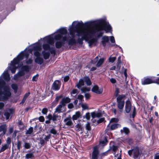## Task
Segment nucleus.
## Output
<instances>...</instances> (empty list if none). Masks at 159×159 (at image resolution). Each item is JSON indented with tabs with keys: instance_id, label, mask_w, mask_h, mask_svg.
Instances as JSON below:
<instances>
[{
	"instance_id": "f257e3e1",
	"label": "nucleus",
	"mask_w": 159,
	"mask_h": 159,
	"mask_svg": "<svg viewBox=\"0 0 159 159\" xmlns=\"http://www.w3.org/2000/svg\"><path fill=\"white\" fill-rule=\"evenodd\" d=\"M104 30L106 33L111 32L112 27L109 23L102 20L97 21H89L83 23L82 21H74L72 25L69 26V34L68 38L64 37L63 40L69 39V44L72 45L76 43V36H81V39H78V42L82 44V40L88 42L90 47L96 45L97 39L93 38L95 36L97 32H99L97 35L98 38L101 37L103 33L101 31Z\"/></svg>"
},
{
	"instance_id": "f03ea898",
	"label": "nucleus",
	"mask_w": 159,
	"mask_h": 159,
	"mask_svg": "<svg viewBox=\"0 0 159 159\" xmlns=\"http://www.w3.org/2000/svg\"><path fill=\"white\" fill-rule=\"evenodd\" d=\"M67 30L66 28H62L57 30L56 32L53 34L46 36L43 39H40V41H43L44 43L43 47L44 50L49 51L51 54H55V50L54 48H51L50 45H53L54 40H61V41H57L55 43L57 48H59L61 47L64 44L65 41H67L69 44V40L64 41L63 38L64 37L68 38V36H63V35L66 34ZM69 45V44H68Z\"/></svg>"
},
{
	"instance_id": "7ed1b4c3",
	"label": "nucleus",
	"mask_w": 159,
	"mask_h": 159,
	"mask_svg": "<svg viewBox=\"0 0 159 159\" xmlns=\"http://www.w3.org/2000/svg\"><path fill=\"white\" fill-rule=\"evenodd\" d=\"M2 79L7 81L10 80L8 69L5 70L0 77V101L8 98L11 95L10 87L6 85Z\"/></svg>"
},
{
	"instance_id": "20e7f679",
	"label": "nucleus",
	"mask_w": 159,
	"mask_h": 159,
	"mask_svg": "<svg viewBox=\"0 0 159 159\" xmlns=\"http://www.w3.org/2000/svg\"><path fill=\"white\" fill-rule=\"evenodd\" d=\"M28 55V54L22 52L16 58H15L13 61H11L10 66L8 67V69L11 70L12 73H14L16 69L20 67L22 65L19 64L20 61L23 59L25 56L27 58Z\"/></svg>"
},
{
	"instance_id": "39448f33",
	"label": "nucleus",
	"mask_w": 159,
	"mask_h": 159,
	"mask_svg": "<svg viewBox=\"0 0 159 159\" xmlns=\"http://www.w3.org/2000/svg\"><path fill=\"white\" fill-rule=\"evenodd\" d=\"M99 145L94 147L92 154L91 159H102V156L106 155L107 152L100 154L98 150Z\"/></svg>"
},
{
	"instance_id": "423d86ee",
	"label": "nucleus",
	"mask_w": 159,
	"mask_h": 159,
	"mask_svg": "<svg viewBox=\"0 0 159 159\" xmlns=\"http://www.w3.org/2000/svg\"><path fill=\"white\" fill-rule=\"evenodd\" d=\"M125 97V95H120L116 98L117 102V107L119 111L122 112L125 104V99L124 98Z\"/></svg>"
},
{
	"instance_id": "0eeeda50",
	"label": "nucleus",
	"mask_w": 159,
	"mask_h": 159,
	"mask_svg": "<svg viewBox=\"0 0 159 159\" xmlns=\"http://www.w3.org/2000/svg\"><path fill=\"white\" fill-rule=\"evenodd\" d=\"M128 153L130 156H131L132 154L133 157L135 159L139 158L141 154V152L137 148H136L132 150H129Z\"/></svg>"
},
{
	"instance_id": "6e6552de",
	"label": "nucleus",
	"mask_w": 159,
	"mask_h": 159,
	"mask_svg": "<svg viewBox=\"0 0 159 159\" xmlns=\"http://www.w3.org/2000/svg\"><path fill=\"white\" fill-rule=\"evenodd\" d=\"M155 77H152L150 78H147L143 80L142 81L143 85H147L152 83H156L159 84V78L156 80L155 79Z\"/></svg>"
},
{
	"instance_id": "1a4fd4ad",
	"label": "nucleus",
	"mask_w": 159,
	"mask_h": 159,
	"mask_svg": "<svg viewBox=\"0 0 159 159\" xmlns=\"http://www.w3.org/2000/svg\"><path fill=\"white\" fill-rule=\"evenodd\" d=\"M42 49L41 46V44H38L34 45L33 48L32 50L35 51L34 53V55L37 57H39L40 56V53L39 51H40Z\"/></svg>"
},
{
	"instance_id": "9d476101",
	"label": "nucleus",
	"mask_w": 159,
	"mask_h": 159,
	"mask_svg": "<svg viewBox=\"0 0 159 159\" xmlns=\"http://www.w3.org/2000/svg\"><path fill=\"white\" fill-rule=\"evenodd\" d=\"M60 88V84L59 81H56L53 83L52 89L54 90H58Z\"/></svg>"
},
{
	"instance_id": "9b49d317",
	"label": "nucleus",
	"mask_w": 159,
	"mask_h": 159,
	"mask_svg": "<svg viewBox=\"0 0 159 159\" xmlns=\"http://www.w3.org/2000/svg\"><path fill=\"white\" fill-rule=\"evenodd\" d=\"M92 91L95 93L100 94L102 92L103 89L102 88L99 89L98 86L96 85L93 87Z\"/></svg>"
},
{
	"instance_id": "f8f14e48",
	"label": "nucleus",
	"mask_w": 159,
	"mask_h": 159,
	"mask_svg": "<svg viewBox=\"0 0 159 159\" xmlns=\"http://www.w3.org/2000/svg\"><path fill=\"white\" fill-rule=\"evenodd\" d=\"M14 111V110L12 108H10L7 110L4 114V116L6 117V119H9L10 116L12 114Z\"/></svg>"
},
{
	"instance_id": "ddd939ff",
	"label": "nucleus",
	"mask_w": 159,
	"mask_h": 159,
	"mask_svg": "<svg viewBox=\"0 0 159 159\" xmlns=\"http://www.w3.org/2000/svg\"><path fill=\"white\" fill-rule=\"evenodd\" d=\"M64 121L65 122V124L67 126H71L73 124L71 120V118L70 116L66 117L64 119Z\"/></svg>"
},
{
	"instance_id": "4468645a",
	"label": "nucleus",
	"mask_w": 159,
	"mask_h": 159,
	"mask_svg": "<svg viewBox=\"0 0 159 159\" xmlns=\"http://www.w3.org/2000/svg\"><path fill=\"white\" fill-rule=\"evenodd\" d=\"M131 103L130 101L128 100L126 102L125 105V111L127 113H129L131 110Z\"/></svg>"
},
{
	"instance_id": "2eb2a0df",
	"label": "nucleus",
	"mask_w": 159,
	"mask_h": 159,
	"mask_svg": "<svg viewBox=\"0 0 159 159\" xmlns=\"http://www.w3.org/2000/svg\"><path fill=\"white\" fill-rule=\"evenodd\" d=\"M70 101V99L68 97H65L63 98L60 102V104H62L63 106L66 105V104L69 103Z\"/></svg>"
},
{
	"instance_id": "dca6fc26",
	"label": "nucleus",
	"mask_w": 159,
	"mask_h": 159,
	"mask_svg": "<svg viewBox=\"0 0 159 159\" xmlns=\"http://www.w3.org/2000/svg\"><path fill=\"white\" fill-rule=\"evenodd\" d=\"M25 74V73L23 71H20L14 75L13 79L15 80H17L19 77L24 75Z\"/></svg>"
},
{
	"instance_id": "f3484780",
	"label": "nucleus",
	"mask_w": 159,
	"mask_h": 159,
	"mask_svg": "<svg viewBox=\"0 0 159 159\" xmlns=\"http://www.w3.org/2000/svg\"><path fill=\"white\" fill-rule=\"evenodd\" d=\"M91 115L93 118H99L101 117L102 116V114L100 112L95 111L92 112Z\"/></svg>"
},
{
	"instance_id": "a211bd4d",
	"label": "nucleus",
	"mask_w": 159,
	"mask_h": 159,
	"mask_svg": "<svg viewBox=\"0 0 159 159\" xmlns=\"http://www.w3.org/2000/svg\"><path fill=\"white\" fill-rule=\"evenodd\" d=\"M80 116V111H76L75 114L73 115L72 117V119L73 120H77Z\"/></svg>"
},
{
	"instance_id": "6ab92c4d",
	"label": "nucleus",
	"mask_w": 159,
	"mask_h": 159,
	"mask_svg": "<svg viewBox=\"0 0 159 159\" xmlns=\"http://www.w3.org/2000/svg\"><path fill=\"white\" fill-rule=\"evenodd\" d=\"M84 81L83 80L80 79V80L79 82L76 84V86L79 89H80L82 86H84Z\"/></svg>"
},
{
	"instance_id": "aec40b11",
	"label": "nucleus",
	"mask_w": 159,
	"mask_h": 159,
	"mask_svg": "<svg viewBox=\"0 0 159 159\" xmlns=\"http://www.w3.org/2000/svg\"><path fill=\"white\" fill-rule=\"evenodd\" d=\"M62 106H63V105H62V104H60H60L56 108L55 112H57L58 113H60L61 112V108Z\"/></svg>"
},
{
	"instance_id": "412c9836",
	"label": "nucleus",
	"mask_w": 159,
	"mask_h": 159,
	"mask_svg": "<svg viewBox=\"0 0 159 159\" xmlns=\"http://www.w3.org/2000/svg\"><path fill=\"white\" fill-rule=\"evenodd\" d=\"M129 132L130 131L129 129L126 127H124L123 129H121L120 130L121 133H124L126 134H128Z\"/></svg>"
},
{
	"instance_id": "4be33fe9",
	"label": "nucleus",
	"mask_w": 159,
	"mask_h": 159,
	"mask_svg": "<svg viewBox=\"0 0 159 159\" xmlns=\"http://www.w3.org/2000/svg\"><path fill=\"white\" fill-rule=\"evenodd\" d=\"M75 129L77 131H82L83 127L80 123H78L75 126Z\"/></svg>"
},
{
	"instance_id": "5701e85b",
	"label": "nucleus",
	"mask_w": 159,
	"mask_h": 159,
	"mask_svg": "<svg viewBox=\"0 0 159 159\" xmlns=\"http://www.w3.org/2000/svg\"><path fill=\"white\" fill-rule=\"evenodd\" d=\"M42 53L45 59H47L49 58L50 56V53L49 52H45V51H43L42 52Z\"/></svg>"
},
{
	"instance_id": "b1692460",
	"label": "nucleus",
	"mask_w": 159,
	"mask_h": 159,
	"mask_svg": "<svg viewBox=\"0 0 159 159\" xmlns=\"http://www.w3.org/2000/svg\"><path fill=\"white\" fill-rule=\"evenodd\" d=\"M35 61L38 64L40 65L43 62V60L39 57H37L35 60Z\"/></svg>"
},
{
	"instance_id": "393cba45",
	"label": "nucleus",
	"mask_w": 159,
	"mask_h": 159,
	"mask_svg": "<svg viewBox=\"0 0 159 159\" xmlns=\"http://www.w3.org/2000/svg\"><path fill=\"white\" fill-rule=\"evenodd\" d=\"M84 80L87 85H90L91 84V81L88 77H84Z\"/></svg>"
},
{
	"instance_id": "a878e982",
	"label": "nucleus",
	"mask_w": 159,
	"mask_h": 159,
	"mask_svg": "<svg viewBox=\"0 0 159 159\" xmlns=\"http://www.w3.org/2000/svg\"><path fill=\"white\" fill-rule=\"evenodd\" d=\"M104 140H101L100 142V145L103 146L107 144V140L106 137H104Z\"/></svg>"
},
{
	"instance_id": "bb28decb",
	"label": "nucleus",
	"mask_w": 159,
	"mask_h": 159,
	"mask_svg": "<svg viewBox=\"0 0 159 159\" xmlns=\"http://www.w3.org/2000/svg\"><path fill=\"white\" fill-rule=\"evenodd\" d=\"M34 157V155L33 152L28 153L25 155V157L27 159L32 158Z\"/></svg>"
},
{
	"instance_id": "cd10ccee",
	"label": "nucleus",
	"mask_w": 159,
	"mask_h": 159,
	"mask_svg": "<svg viewBox=\"0 0 159 159\" xmlns=\"http://www.w3.org/2000/svg\"><path fill=\"white\" fill-rule=\"evenodd\" d=\"M120 127V125L117 124H112L111 126V130H114L117 128Z\"/></svg>"
},
{
	"instance_id": "c85d7f7f",
	"label": "nucleus",
	"mask_w": 159,
	"mask_h": 159,
	"mask_svg": "<svg viewBox=\"0 0 159 159\" xmlns=\"http://www.w3.org/2000/svg\"><path fill=\"white\" fill-rule=\"evenodd\" d=\"M6 130V125H2L0 126V132L2 131V133H5Z\"/></svg>"
},
{
	"instance_id": "c756f323",
	"label": "nucleus",
	"mask_w": 159,
	"mask_h": 159,
	"mask_svg": "<svg viewBox=\"0 0 159 159\" xmlns=\"http://www.w3.org/2000/svg\"><path fill=\"white\" fill-rule=\"evenodd\" d=\"M11 88L14 90V93H16L17 92L18 86L15 84H12L11 85Z\"/></svg>"
},
{
	"instance_id": "7c9ffc66",
	"label": "nucleus",
	"mask_w": 159,
	"mask_h": 159,
	"mask_svg": "<svg viewBox=\"0 0 159 159\" xmlns=\"http://www.w3.org/2000/svg\"><path fill=\"white\" fill-rule=\"evenodd\" d=\"M25 149H30L31 147V144L27 142H25L24 145Z\"/></svg>"
},
{
	"instance_id": "2f4dec72",
	"label": "nucleus",
	"mask_w": 159,
	"mask_h": 159,
	"mask_svg": "<svg viewBox=\"0 0 159 159\" xmlns=\"http://www.w3.org/2000/svg\"><path fill=\"white\" fill-rule=\"evenodd\" d=\"M104 61V59L103 58H102L99 60L98 61V62L97 64V66L98 67H99L100 66H101L103 62Z\"/></svg>"
},
{
	"instance_id": "473e14b6",
	"label": "nucleus",
	"mask_w": 159,
	"mask_h": 159,
	"mask_svg": "<svg viewBox=\"0 0 159 159\" xmlns=\"http://www.w3.org/2000/svg\"><path fill=\"white\" fill-rule=\"evenodd\" d=\"M119 120L118 118H111L110 121V123L107 126H109L110 124L112 123H117L118 122Z\"/></svg>"
},
{
	"instance_id": "72a5a7b5",
	"label": "nucleus",
	"mask_w": 159,
	"mask_h": 159,
	"mask_svg": "<svg viewBox=\"0 0 159 159\" xmlns=\"http://www.w3.org/2000/svg\"><path fill=\"white\" fill-rule=\"evenodd\" d=\"M118 147L117 146L113 145L111 147H110V149L114 152V154H115V152L118 149Z\"/></svg>"
},
{
	"instance_id": "f704fd0d",
	"label": "nucleus",
	"mask_w": 159,
	"mask_h": 159,
	"mask_svg": "<svg viewBox=\"0 0 159 159\" xmlns=\"http://www.w3.org/2000/svg\"><path fill=\"white\" fill-rule=\"evenodd\" d=\"M59 117L58 115H57L54 114L52 116V120L54 122H55L57 121Z\"/></svg>"
},
{
	"instance_id": "c9c22d12",
	"label": "nucleus",
	"mask_w": 159,
	"mask_h": 159,
	"mask_svg": "<svg viewBox=\"0 0 159 159\" xmlns=\"http://www.w3.org/2000/svg\"><path fill=\"white\" fill-rule=\"evenodd\" d=\"M33 131V128L32 127H30L28 130H27L25 133L26 134H31Z\"/></svg>"
},
{
	"instance_id": "e433bc0d",
	"label": "nucleus",
	"mask_w": 159,
	"mask_h": 159,
	"mask_svg": "<svg viewBox=\"0 0 159 159\" xmlns=\"http://www.w3.org/2000/svg\"><path fill=\"white\" fill-rule=\"evenodd\" d=\"M90 90V89L87 87H84L81 89V91L82 93H85Z\"/></svg>"
},
{
	"instance_id": "4c0bfd02",
	"label": "nucleus",
	"mask_w": 159,
	"mask_h": 159,
	"mask_svg": "<svg viewBox=\"0 0 159 159\" xmlns=\"http://www.w3.org/2000/svg\"><path fill=\"white\" fill-rule=\"evenodd\" d=\"M9 147V145L8 144H6L3 145L2 148L1 149V151L2 152L4 151L5 150L7 149Z\"/></svg>"
},
{
	"instance_id": "58836bf2",
	"label": "nucleus",
	"mask_w": 159,
	"mask_h": 159,
	"mask_svg": "<svg viewBox=\"0 0 159 159\" xmlns=\"http://www.w3.org/2000/svg\"><path fill=\"white\" fill-rule=\"evenodd\" d=\"M22 142L21 141H18L17 144V148L18 150H20L21 148Z\"/></svg>"
},
{
	"instance_id": "ea45409f",
	"label": "nucleus",
	"mask_w": 159,
	"mask_h": 159,
	"mask_svg": "<svg viewBox=\"0 0 159 159\" xmlns=\"http://www.w3.org/2000/svg\"><path fill=\"white\" fill-rule=\"evenodd\" d=\"M86 129L88 130L89 131L91 130V128L89 122H88L86 124Z\"/></svg>"
},
{
	"instance_id": "a19ab883",
	"label": "nucleus",
	"mask_w": 159,
	"mask_h": 159,
	"mask_svg": "<svg viewBox=\"0 0 159 159\" xmlns=\"http://www.w3.org/2000/svg\"><path fill=\"white\" fill-rule=\"evenodd\" d=\"M116 59V57H110L109 58V61L111 63H113Z\"/></svg>"
},
{
	"instance_id": "79ce46f5",
	"label": "nucleus",
	"mask_w": 159,
	"mask_h": 159,
	"mask_svg": "<svg viewBox=\"0 0 159 159\" xmlns=\"http://www.w3.org/2000/svg\"><path fill=\"white\" fill-rule=\"evenodd\" d=\"M21 69L22 70L25 71H28L29 70V67L27 66H22Z\"/></svg>"
},
{
	"instance_id": "37998d69",
	"label": "nucleus",
	"mask_w": 159,
	"mask_h": 159,
	"mask_svg": "<svg viewBox=\"0 0 159 159\" xmlns=\"http://www.w3.org/2000/svg\"><path fill=\"white\" fill-rule=\"evenodd\" d=\"M82 107L84 110H86L88 109V106L86 104H82L81 105Z\"/></svg>"
},
{
	"instance_id": "c03bdc74",
	"label": "nucleus",
	"mask_w": 159,
	"mask_h": 159,
	"mask_svg": "<svg viewBox=\"0 0 159 159\" xmlns=\"http://www.w3.org/2000/svg\"><path fill=\"white\" fill-rule=\"evenodd\" d=\"M102 39L105 42H108L109 40V37L107 36H104L102 37Z\"/></svg>"
},
{
	"instance_id": "a18cd8bd",
	"label": "nucleus",
	"mask_w": 159,
	"mask_h": 159,
	"mask_svg": "<svg viewBox=\"0 0 159 159\" xmlns=\"http://www.w3.org/2000/svg\"><path fill=\"white\" fill-rule=\"evenodd\" d=\"M48 111V109L47 108H43L42 111V113L44 115H46Z\"/></svg>"
},
{
	"instance_id": "49530a36",
	"label": "nucleus",
	"mask_w": 159,
	"mask_h": 159,
	"mask_svg": "<svg viewBox=\"0 0 159 159\" xmlns=\"http://www.w3.org/2000/svg\"><path fill=\"white\" fill-rule=\"evenodd\" d=\"M38 75L37 74L36 75H34L32 78V80L33 81H37L38 77Z\"/></svg>"
},
{
	"instance_id": "de8ad7c7",
	"label": "nucleus",
	"mask_w": 159,
	"mask_h": 159,
	"mask_svg": "<svg viewBox=\"0 0 159 159\" xmlns=\"http://www.w3.org/2000/svg\"><path fill=\"white\" fill-rule=\"evenodd\" d=\"M109 38L111 42L113 43H115V41L114 37L113 36H110Z\"/></svg>"
},
{
	"instance_id": "09e8293b",
	"label": "nucleus",
	"mask_w": 159,
	"mask_h": 159,
	"mask_svg": "<svg viewBox=\"0 0 159 159\" xmlns=\"http://www.w3.org/2000/svg\"><path fill=\"white\" fill-rule=\"evenodd\" d=\"M126 141L128 142L129 144L133 143V140L130 139L128 138L126 139Z\"/></svg>"
},
{
	"instance_id": "8fccbe9b",
	"label": "nucleus",
	"mask_w": 159,
	"mask_h": 159,
	"mask_svg": "<svg viewBox=\"0 0 159 159\" xmlns=\"http://www.w3.org/2000/svg\"><path fill=\"white\" fill-rule=\"evenodd\" d=\"M85 116L87 120H89L90 118V115L89 113H86L85 115Z\"/></svg>"
},
{
	"instance_id": "3c124183",
	"label": "nucleus",
	"mask_w": 159,
	"mask_h": 159,
	"mask_svg": "<svg viewBox=\"0 0 159 159\" xmlns=\"http://www.w3.org/2000/svg\"><path fill=\"white\" fill-rule=\"evenodd\" d=\"M50 133L54 134H57V131L54 129H52L50 130Z\"/></svg>"
},
{
	"instance_id": "603ef678",
	"label": "nucleus",
	"mask_w": 159,
	"mask_h": 159,
	"mask_svg": "<svg viewBox=\"0 0 159 159\" xmlns=\"http://www.w3.org/2000/svg\"><path fill=\"white\" fill-rule=\"evenodd\" d=\"M30 94V92L26 93L24 95L23 98L26 100L28 97L29 96Z\"/></svg>"
},
{
	"instance_id": "864d4df0",
	"label": "nucleus",
	"mask_w": 159,
	"mask_h": 159,
	"mask_svg": "<svg viewBox=\"0 0 159 159\" xmlns=\"http://www.w3.org/2000/svg\"><path fill=\"white\" fill-rule=\"evenodd\" d=\"M120 67H121V63L117 62L116 69L118 70H119L120 69Z\"/></svg>"
},
{
	"instance_id": "5fc2aeb1",
	"label": "nucleus",
	"mask_w": 159,
	"mask_h": 159,
	"mask_svg": "<svg viewBox=\"0 0 159 159\" xmlns=\"http://www.w3.org/2000/svg\"><path fill=\"white\" fill-rule=\"evenodd\" d=\"M115 157H117V159H121V154L120 153L115 155Z\"/></svg>"
},
{
	"instance_id": "6e6d98bb",
	"label": "nucleus",
	"mask_w": 159,
	"mask_h": 159,
	"mask_svg": "<svg viewBox=\"0 0 159 159\" xmlns=\"http://www.w3.org/2000/svg\"><path fill=\"white\" fill-rule=\"evenodd\" d=\"M39 120L41 122H43L44 120V118L43 116H40L39 118Z\"/></svg>"
},
{
	"instance_id": "4d7b16f0",
	"label": "nucleus",
	"mask_w": 159,
	"mask_h": 159,
	"mask_svg": "<svg viewBox=\"0 0 159 159\" xmlns=\"http://www.w3.org/2000/svg\"><path fill=\"white\" fill-rule=\"evenodd\" d=\"M104 120V118H101L98 120L97 121V122L98 123H100L102 122Z\"/></svg>"
},
{
	"instance_id": "13d9d810",
	"label": "nucleus",
	"mask_w": 159,
	"mask_h": 159,
	"mask_svg": "<svg viewBox=\"0 0 159 159\" xmlns=\"http://www.w3.org/2000/svg\"><path fill=\"white\" fill-rule=\"evenodd\" d=\"M83 96L81 95H78L77 98L80 100L81 101L82 100L83 98Z\"/></svg>"
},
{
	"instance_id": "bf43d9fd",
	"label": "nucleus",
	"mask_w": 159,
	"mask_h": 159,
	"mask_svg": "<svg viewBox=\"0 0 159 159\" xmlns=\"http://www.w3.org/2000/svg\"><path fill=\"white\" fill-rule=\"evenodd\" d=\"M74 107L72 103H70L68 104V107L69 109L72 108Z\"/></svg>"
},
{
	"instance_id": "052dcab7",
	"label": "nucleus",
	"mask_w": 159,
	"mask_h": 159,
	"mask_svg": "<svg viewBox=\"0 0 159 159\" xmlns=\"http://www.w3.org/2000/svg\"><path fill=\"white\" fill-rule=\"evenodd\" d=\"M32 60L31 59H30L26 61L27 64H30L32 63Z\"/></svg>"
},
{
	"instance_id": "680f3d73",
	"label": "nucleus",
	"mask_w": 159,
	"mask_h": 159,
	"mask_svg": "<svg viewBox=\"0 0 159 159\" xmlns=\"http://www.w3.org/2000/svg\"><path fill=\"white\" fill-rule=\"evenodd\" d=\"M69 77L68 76H66L64 78V80L65 82H67L69 80Z\"/></svg>"
},
{
	"instance_id": "e2e57ef3",
	"label": "nucleus",
	"mask_w": 159,
	"mask_h": 159,
	"mask_svg": "<svg viewBox=\"0 0 159 159\" xmlns=\"http://www.w3.org/2000/svg\"><path fill=\"white\" fill-rule=\"evenodd\" d=\"M6 141H7V144H8V145H9V144H10L11 142L10 138L9 137L7 138V139Z\"/></svg>"
},
{
	"instance_id": "0e129e2a",
	"label": "nucleus",
	"mask_w": 159,
	"mask_h": 159,
	"mask_svg": "<svg viewBox=\"0 0 159 159\" xmlns=\"http://www.w3.org/2000/svg\"><path fill=\"white\" fill-rule=\"evenodd\" d=\"M110 81L111 82L112 84L115 83L116 82V80L114 78H111L110 80Z\"/></svg>"
},
{
	"instance_id": "69168bd1",
	"label": "nucleus",
	"mask_w": 159,
	"mask_h": 159,
	"mask_svg": "<svg viewBox=\"0 0 159 159\" xmlns=\"http://www.w3.org/2000/svg\"><path fill=\"white\" fill-rule=\"evenodd\" d=\"M4 106V104L3 103L1 102H0V110H2Z\"/></svg>"
},
{
	"instance_id": "338daca9",
	"label": "nucleus",
	"mask_w": 159,
	"mask_h": 159,
	"mask_svg": "<svg viewBox=\"0 0 159 159\" xmlns=\"http://www.w3.org/2000/svg\"><path fill=\"white\" fill-rule=\"evenodd\" d=\"M86 98L87 99H89L90 97V95L89 93H85V95Z\"/></svg>"
},
{
	"instance_id": "774afa93",
	"label": "nucleus",
	"mask_w": 159,
	"mask_h": 159,
	"mask_svg": "<svg viewBox=\"0 0 159 159\" xmlns=\"http://www.w3.org/2000/svg\"><path fill=\"white\" fill-rule=\"evenodd\" d=\"M47 117L50 120H52V116L51 114H49L47 116Z\"/></svg>"
}]
</instances>
